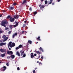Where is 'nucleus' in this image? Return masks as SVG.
Wrapping results in <instances>:
<instances>
[{
    "mask_svg": "<svg viewBox=\"0 0 73 73\" xmlns=\"http://www.w3.org/2000/svg\"><path fill=\"white\" fill-rule=\"evenodd\" d=\"M7 54H13V53L12 51H9V50H7ZM10 57H11V58L12 59H13V58H15V55H11V56H9V58H10Z\"/></svg>",
    "mask_w": 73,
    "mask_h": 73,
    "instance_id": "f257e3e1",
    "label": "nucleus"
},
{
    "mask_svg": "<svg viewBox=\"0 0 73 73\" xmlns=\"http://www.w3.org/2000/svg\"><path fill=\"white\" fill-rule=\"evenodd\" d=\"M9 18L10 19H9V21H10V22L12 23V22H13V21H15V18H12V17H11L10 15H9L7 17V19H9Z\"/></svg>",
    "mask_w": 73,
    "mask_h": 73,
    "instance_id": "f03ea898",
    "label": "nucleus"
},
{
    "mask_svg": "<svg viewBox=\"0 0 73 73\" xmlns=\"http://www.w3.org/2000/svg\"><path fill=\"white\" fill-rule=\"evenodd\" d=\"M8 24V22H7L6 21H2L1 24V26H3L4 27L6 28V25L7 24Z\"/></svg>",
    "mask_w": 73,
    "mask_h": 73,
    "instance_id": "7ed1b4c3",
    "label": "nucleus"
},
{
    "mask_svg": "<svg viewBox=\"0 0 73 73\" xmlns=\"http://www.w3.org/2000/svg\"><path fill=\"white\" fill-rule=\"evenodd\" d=\"M12 44V42H9V44H8V48L9 50H11V48H9V46L10 45H11Z\"/></svg>",
    "mask_w": 73,
    "mask_h": 73,
    "instance_id": "20e7f679",
    "label": "nucleus"
},
{
    "mask_svg": "<svg viewBox=\"0 0 73 73\" xmlns=\"http://www.w3.org/2000/svg\"><path fill=\"white\" fill-rule=\"evenodd\" d=\"M0 51H1V52H2V53H3V52L6 53L7 50L5 49H0Z\"/></svg>",
    "mask_w": 73,
    "mask_h": 73,
    "instance_id": "39448f33",
    "label": "nucleus"
},
{
    "mask_svg": "<svg viewBox=\"0 0 73 73\" xmlns=\"http://www.w3.org/2000/svg\"><path fill=\"white\" fill-rule=\"evenodd\" d=\"M17 33H15V34H13V35L12 37L13 38H14L15 37V36H17Z\"/></svg>",
    "mask_w": 73,
    "mask_h": 73,
    "instance_id": "423d86ee",
    "label": "nucleus"
},
{
    "mask_svg": "<svg viewBox=\"0 0 73 73\" xmlns=\"http://www.w3.org/2000/svg\"><path fill=\"white\" fill-rule=\"evenodd\" d=\"M19 15H15L13 16V17L15 19H19Z\"/></svg>",
    "mask_w": 73,
    "mask_h": 73,
    "instance_id": "0eeeda50",
    "label": "nucleus"
},
{
    "mask_svg": "<svg viewBox=\"0 0 73 73\" xmlns=\"http://www.w3.org/2000/svg\"><path fill=\"white\" fill-rule=\"evenodd\" d=\"M14 24H16L15 25H13V26H14V27L15 28V27H17V26H18V24H19V23L16 21H15L14 23Z\"/></svg>",
    "mask_w": 73,
    "mask_h": 73,
    "instance_id": "6e6552de",
    "label": "nucleus"
},
{
    "mask_svg": "<svg viewBox=\"0 0 73 73\" xmlns=\"http://www.w3.org/2000/svg\"><path fill=\"white\" fill-rule=\"evenodd\" d=\"M6 43L2 42L0 43V46H3V45H6Z\"/></svg>",
    "mask_w": 73,
    "mask_h": 73,
    "instance_id": "1a4fd4ad",
    "label": "nucleus"
},
{
    "mask_svg": "<svg viewBox=\"0 0 73 73\" xmlns=\"http://www.w3.org/2000/svg\"><path fill=\"white\" fill-rule=\"evenodd\" d=\"M16 55H18V56L19 57H20V53H19V51H17L16 52Z\"/></svg>",
    "mask_w": 73,
    "mask_h": 73,
    "instance_id": "9d476101",
    "label": "nucleus"
},
{
    "mask_svg": "<svg viewBox=\"0 0 73 73\" xmlns=\"http://www.w3.org/2000/svg\"><path fill=\"white\" fill-rule=\"evenodd\" d=\"M8 9L9 10H13V9H14V7H9Z\"/></svg>",
    "mask_w": 73,
    "mask_h": 73,
    "instance_id": "9b49d317",
    "label": "nucleus"
},
{
    "mask_svg": "<svg viewBox=\"0 0 73 73\" xmlns=\"http://www.w3.org/2000/svg\"><path fill=\"white\" fill-rule=\"evenodd\" d=\"M40 36H38L37 38H36V40L37 41H41V39H40Z\"/></svg>",
    "mask_w": 73,
    "mask_h": 73,
    "instance_id": "f8f14e48",
    "label": "nucleus"
},
{
    "mask_svg": "<svg viewBox=\"0 0 73 73\" xmlns=\"http://www.w3.org/2000/svg\"><path fill=\"white\" fill-rule=\"evenodd\" d=\"M27 2V0H24L23 1L22 4H24L25 3Z\"/></svg>",
    "mask_w": 73,
    "mask_h": 73,
    "instance_id": "ddd939ff",
    "label": "nucleus"
},
{
    "mask_svg": "<svg viewBox=\"0 0 73 73\" xmlns=\"http://www.w3.org/2000/svg\"><path fill=\"white\" fill-rule=\"evenodd\" d=\"M5 53H5L4 54H1V56L2 57H5Z\"/></svg>",
    "mask_w": 73,
    "mask_h": 73,
    "instance_id": "4468645a",
    "label": "nucleus"
},
{
    "mask_svg": "<svg viewBox=\"0 0 73 73\" xmlns=\"http://www.w3.org/2000/svg\"><path fill=\"white\" fill-rule=\"evenodd\" d=\"M3 71H5V70L7 69V67H6L5 66H4L3 67Z\"/></svg>",
    "mask_w": 73,
    "mask_h": 73,
    "instance_id": "2eb2a0df",
    "label": "nucleus"
},
{
    "mask_svg": "<svg viewBox=\"0 0 73 73\" xmlns=\"http://www.w3.org/2000/svg\"><path fill=\"white\" fill-rule=\"evenodd\" d=\"M13 27H14V26L13 25H10L9 26V27L10 29H12L13 28Z\"/></svg>",
    "mask_w": 73,
    "mask_h": 73,
    "instance_id": "dca6fc26",
    "label": "nucleus"
},
{
    "mask_svg": "<svg viewBox=\"0 0 73 73\" xmlns=\"http://www.w3.org/2000/svg\"><path fill=\"white\" fill-rule=\"evenodd\" d=\"M11 45H12V47H13L15 46V43H12Z\"/></svg>",
    "mask_w": 73,
    "mask_h": 73,
    "instance_id": "f3484780",
    "label": "nucleus"
},
{
    "mask_svg": "<svg viewBox=\"0 0 73 73\" xmlns=\"http://www.w3.org/2000/svg\"><path fill=\"white\" fill-rule=\"evenodd\" d=\"M44 7H45L44 6V5H41V6L40 7V9H42V8H44Z\"/></svg>",
    "mask_w": 73,
    "mask_h": 73,
    "instance_id": "a211bd4d",
    "label": "nucleus"
},
{
    "mask_svg": "<svg viewBox=\"0 0 73 73\" xmlns=\"http://www.w3.org/2000/svg\"><path fill=\"white\" fill-rule=\"evenodd\" d=\"M39 49V50H41V51H42V52H43V49H42V48L40 47Z\"/></svg>",
    "mask_w": 73,
    "mask_h": 73,
    "instance_id": "6ab92c4d",
    "label": "nucleus"
},
{
    "mask_svg": "<svg viewBox=\"0 0 73 73\" xmlns=\"http://www.w3.org/2000/svg\"><path fill=\"white\" fill-rule=\"evenodd\" d=\"M18 47H19V48H22L23 47V46L21 44H20L19 46Z\"/></svg>",
    "mask_w": 73,
    "mask_h": 73,
    "instance_id": "aec40b11",
    "label": "nucleus"
},
{
    "mask_svg": "<svg viewBox=\"0 0 73 73\" xmlns=\"http://www.w3.org/2000/svg\"><path fill=\"white\" fill-rule=\"evenodd\" d=\"M28 42L30 44H32V41L31 40H28Z\"/></svg>",
    "mask_w": 73,
    "mask_h": 73,
    "instance_id": "412c9836",
    "label": "nucleus"
},
{
    "mask_svg": "<svg viewBox=\"0 0 73 73\" xmlns=\"http://www.w3.org/2000/svg\"><path fill=\"white\" fill-rule=\"evenodd\" d=\"M24 53V51H23L21 53V56H22L23 55Z\"/></svg>",
    "mask_w": 73,
    "mask_h": 73,
    "instance_id": "4be33fe9",
    "label": "nucleus"
},
{
    "mask_svg": "<svg viewBox=\"0 0 73 73\" xmlns=\"http://www.w3.org/2000/svg\"><path fill=\"white\" fill-rule=\"evenodd\" d=\"M32 7H31L29 8V10H30V12H31L32 11Z\"/></svg>",
    "mask_w": 73,
    "mask_h": 73,
    "instance_id": "5701e85b",
    "label": "nucleus"
},
{
    "mask_svg": "<svg viewBox=\"0 0 73 73\" xmlns=\"http://www.w3.org/2000/svg\"><path fill=\"white\" fill-rule=\"evenodd\" d=\"M5 37H6V36H5V35H3L2 37V38H4L5 39Z\"/></svg>",
    "mask_w": 73,
    "mask_h": 73,
    "instance_id": "b1692460",
    "label": "nucleus"
},
{
    "mask_svg": "<svg viewBox=\"0 0 73 73\" xmlns=\"http://www.w3.org/2000/svg\"><path fill=\"white\" fill-rule=\"evenodd\" d=\"M16 49V50H17V49H20L19 47H17L16 48H15Z\"/></svg>",
    "mask_w": 73,
    "mask_h": 73,
    "instance_id": "393cba45",
    "label": "nucleus"
},
{
    "mask_svg": "<svg viewBox=\"0 0 73 73\" xmlns=\"http://www.w3.org/2000/svg\"><path fill=\"white\" fill-rule=\"evenodd\" d=\"M37 54H41V52H40L39 51H37V52L36 53Z\"/></svg>",
    "mask_w": 73,
    "mask_h": 73,
    "instance_id": "a878e982",
    "label": "nucleus"
},
{
    "mask_svg": "<svg viewBox=\"0 0 73 73\" xmlns=\"http://www.w3.org/2000/svg\"><path fill=\"white\" fill-rule=\"evenodd\" d=\"M45 4H48V1L46 0L45 1Z\"/></svg>",
    "mask_w": 73,
    "mask_h": 73,
    "instance_id": "bb28decb",
    "label": "nucleus"
},
{
    "mask_svg": "<svg viewBox=\"0 0 73 73\" xmlns=\"http://www.w3.org/2000/svg\"><path fill=\"white\" fill-rule=\"evenodd\" d=\"M53 1L52 0H50V2L49 3V2H48L49 3V4H52V2Z\"/></svg>",
    "mask_w": 73,
    "mask_h": 73,
    "instance_id": "cd10ccee",
    "label": "nucleus"
},
{
    "mask_svg": "<svg viewBox=\"0 0 73 73\" xmlns=\"http://www.w3.org/2000/svg\"><path fill=\"white\" fill-rule=\"evenodd\" d=\"M31 58H33V57H34V55H31Z\"/></svg>",
    "mask_w": 73,
    "mask_h": 73,
    "instance_id": "c85d7f7f",
    "label": "nucleus"
},
{
    "mask_svg": "<svg viewBox=\"0 0 73 73\" xmlns=\"http://www.w3.org/2000/svg\"><path fill=\"white\" fill-rule=\"evenodd\" d=\"M11 33H12V31H10L8 32V34H9V35H10V34H11Z\"/></svg>",
    "mask_w": 73,
    "mask_h": 73,
    "instance_id": "c756f323",
    "label": "nucleus"
},
{
    "mask_svg": "<svg viewBox=\"0 0 73 73\" xmlns=\"http://www.w3.org/2000/svg\"><path fill=\"white\" fill-rule=\"evenodd\" d=\"M26 56V55L25 54H23V57H25Z\"/></svg>",
    "mask_w": 73,
    "mask_h": 73,
    "instance_id": "7c9ffc66",
    "label": "nucleus"
},
{
    "mask_svg": "<svg viewBox=\"0 0 73 73\" xmlns=\"http://www.w3.org/2000/svg\"><path fill=\"white\" fill-rule=\"evenodd\" d=\"M37 13V11H35L34 12V15H36Z\"/></svg>",
    "mask_w": 73,
    "mask_h": 73,
    "instance_id": "2f4dec72",
    "label": "nucleus"
},
{
    "mask_svg": "<svg viewBox=\"0 0 73 73\" xmlns=\"http://www.w3.org/2000/svg\"><path fill=\"white\" fill-rule=\"evenodd\" d=\"M25 26H26V24H23V27L24 28Z\"/></svg>",
    "mask_w": 73,
    "mask_h": 73,
    "instance_id": "473e14b6",
    "label": "nucleus"
},
{
    "mask_svg": "<svg viewBox=\"0 0 73 73\" xmlns=\"http://www.w3.org/2000/svg\"><path fill=\"white\" fill-rule=\"evenodd\" d=\"M8 38V37H6V38H5V40L7 41V40Z\"/></svg>",
    "mask_w": 73,
    "mask_h": 73,
    "instance_id": "72a5a7b5",
    "label": "nucleus"
},
{
    "mask_svg": "<svg viewBox=\"0 0 73 73\" xmlns=\"http://www.w3.org/2000/svg\"><path fill=\"white\" fill-rule=\"evenodd\" d=\"M8 27H6L5 28V30H8Z\"/></svg>",
    "mask_w": 73,
    "mask_h": 73,
    "instance_id": "f704fd0d",
    "label": "nucleus"
},
{
    "mask_svg": "<svg viewBox=\"0 0 73 73\" xmlns=\"http://www.w3.org/2000/svg\"><path fill=\"white\" fill-rule=\"evenodd\" d=\"M3 33V31L0 30V33Z\"/></svg>",
    "mask_w": 73,
    "mask_h": 73,
    "instance_id": "c9c22d12",
    "label": "nucleus"
},
{
    "mask_svg": "<svg viewBox=\"0 0 73 73\" xmlns=\"http://www.w3.org/2000/svg\"><path fill=\"white\" fill-rule=\"evenodd\" d=\"M9 62H8V63H7V64H6V65H7V66H9Z\"/></svg>",
    "mask_w": 73,
    "mask_h": 73,
    "instance_id": "e433bc0d",
    "label": "nucleus"
},
{
    "mask_svg": "<svg viewBox=\"0 0 73 73\" xmlns=\"http://www.w3.org/2000/svg\"><path fill=\"white\" fill-rule=\"evenodd\" d=\"M20 70V68H19V67H18L17 68V70Z\"/></svg>",
    "mask_w": 73,
    "mask_h": 73,
    "instance_id": "4c0bfd02",
    "label": "nucleus"
},
{
    "mask_svg": "<svg viewBox=\"0 0 73 73\" xmlns=\"http://www.w3.org/2000/svg\"><path fill=\"white\" fill-rule=\"evenodd\" d=\"M16 3H14L13 4V5H16Z\"/></svg>",
    "mask_w": 73,
    "mask_h": 73,
    "instance_id": "58836bf2",
    "label": "nucleus"
},
{
    "mask_svg": "<svg viewBox=\"0 0 73 73\" xmlns=\"http://www.w3.org/2000/svg\"><path fill=\"white\" fill-rule=\"evenodd\" d=\"M40 55H39L38 58H37L36 59H38V58H40Z\"/></svg>",
    "mask_w": 73,
    "mask_h": 73,
    "instance_id": "ea45409f",
    "label": "nucleus"
},
{
    "mask_svg": "<svg viewBox=\"0 0 73 73\" xmlns=\"http://www.w3.org/2000/svg\"><path fill=\"white\" fill-rule=\"evenodd\" d=\"M9 46H10V48H11L10 49H11V48H12V45Z\"/></svg>",
    "mask_w": 73,
    "mask_h": 73,
    "instance_id": "a19ab883",
    "label": "nucleus"
},
{
    "mask_svg": "<svg viewBox=\"0 0 73 73\" xmlns=\"http://www.w3.org/2000/svg\"><path fill=\"white\" fill-rule=\"evenodd\" d=\"M33 73H36V71H35V70H34L33 71Z\"/></svg>",
    "mask_w": 73,
    "mask_h": 73,
    "instance_id": "79ce46f5",
    "label": "nucleus"
},
{
    "mask_svg": "<svg viewBox=\"0 0 73 73\" xmlns=\"http://www.w3.org/2000/svg\"><path fill=\"white\" fill-rule=\"evenodd\" d=\"M36 55H37V54H35L34 56H36Z\"/></svg>",
    "mask_w": 73,
    "mask_h": 73,
    "instance_id": "37998d69",
    "label": "nucleus"
},
{
    "mask_svg": "<svg viewBox=\"0 0 73 73\" xmlns=\"http://www.w3.org/2000/svg\"><path fill=\"white\" fill-rule=\"evenodd\" d=\"M6 41V40H5V39L4 40H3V42H4V41Z\"/></svg>",
    "mask_w": 73,
    "mask_h": 73,
    "instance_id": "c03bdc74",
    "label": "nucleus"
},
{
    "mask_svg": "<svg viewBox=\"0 0 73 73\" xmlns=\"http://www.w3.org/2000/svg\"><path fill=\"white\" fill-rule=\"evenodd\" d=\"M22 52H23V50H21L20 51V53H22Z\"/></svg>",
    "mask_w": 73,
    "mask_h": 73,
    "instance_id": "a18cd8bd",
    "label": "nucleus"
},
{
    "mask_svg": "<svg viewBox=\"0 0 73 73\" xmlns=\"http://www.w3.org/2000/svg\"><path fill=\"white\" fill-rule=\"evenodd\" d=\"M31 55H33V53H31Z\"/></svg>",
    "mask_w": 73,
    "mask_h": 73,
    "instance_id": "49530a36",
    "label": "nucleus"
},
{
    "mask_svg": "<svg viewBox=\"0 0 73 73\" xmlns=\"http://www.w3.org/2000/svg\"><path fill=\"white\" fill-rule=\"evenodd\" d=\"M41 4H40V5H39V6L40 7H41Z\"/></svg>",
    "mask_w": 73,
    "mask_h": 73,
    "instance_id": "de8ad7c7",
    "label": "nucleus"
},
{
    "mask_svg": "<svg viewBox=\"0 0 73 73\" xmlns=\"http://www.w3.org/2000/svg\"><path fill=\"white\" fill-rule=\"evenodd\" d=\"M35 53H36L37 52V51L36 50H35Z\"/></svg>",
    "mask_w": 73,
    "mask_h": 73,
    "instance_id": "09e8293b",
    "label": "nucleus"
},
{
    "mask_svg": "<svg viewBox=\"0 0 73 73\" xmlns=\"http://www.w3.org/2000/svg\"><path fill=\"white\" fill-rule=\"evenodd\" d=\"M39 65H40V64L41 65L42 64L41 63V62H39Z\"/></svg>",
    "mask_w": 73,
    "mask_h": 73,
    "instance_id": "8fccbe9b",
    "label": "nucleus"
},
{
    "mask_svg": "<svg viewBox=\"0 0 73 73\" xmlns=\"http://www.w3.org/2000/svg\"><path fill=\"white\" fill-rule=\"evenodd\" d=\"M41 58L42 59H43V56H42L41 57Z\"/></svg>",
    "mask_w": 73,
    "mask_h": 73,
    "instance_id": "3c124183",
    "label": "nucleus"
},
{
    "mask_svg": "<svg viewBox=\"0 0 73 73\" xmlns=\"http://www.w3.org/2000/svg\"><path fill=\"white\" fill-rule=\"evenodd\" d=\"M60 1H61V0H58V2H60Z\"/></svg>",
    "mask_w": 73,
    "mask_h": 73,
    "instance_id": "603ef678",
    "label": "nucleus"
},
{
    "mask_svg": "<svg viewBox=\"0 0 73 73\" xmlns=\"http://www.w3.org/2000/svg\"><path fill=\"white\" fill-rule=\"evenodd\" d=\"M7 58H9V56H7Z\"/></svg>",
    "mask_w": 73,
    "mask_h": 73,
    "instance_id": "864d4df0",
    "label": "nucleus"
},
{
    "mask_svg": "<svg viewBox=\"0 0 73 73\" xmlns=\"http://www.w3.org/2000/svg\"><path fill=\"white\" fill-rule=\"evenodd\" d=\"M2 17V15H0V17Z\"/></svg>",
    "mask_w": 73,
    "mask_h": 73,
    "instance_id": "5fc2aeb1",
    "label": "nucleus"
},
{
    "mask_svg": "<svg viewBox=\"0 0 73 73\" xmlns=\"http://www.w3.org/2000/svg\"><path fill=\"white\" fill-rule=\"evenodd\" d=\"M54 3H53L52 4V5H54Z\"/></svg>",
    "mask_w": 73,
    "mask_h": 73,
    "instance_id": "6e6d98bb",
    "label": "nucleus"
},
{
    "mask_svg": "<svg viewBox=\"0 0 73 73\" xmlns=\"http://www.w3.org/2000/svg\"><path fill=\"white\" fill-rule=\"evenodd\" d=\"M24 31H23V32H22V33H24Z\"/></svg>",
    "mask_w": 73,
    "mask_h": 73,
    "instance_id": "4d7b16f0",
    "label": "nucleus"
},
{
    "mask_svg": "<svg viewBox=\"0 0 73 73\" xmlns=\"http://www.w3.org/2000/svg\"><path fill=\"white\" fill-rule=\"evenodd\" d=\"M41 1H44V0H41Z\"/></svg>",
    "mask_w": 73,
    "mask_h": 73,
    "instance_id": "13d9d810",
    "label": "nucleus"
},
{
    "mask_svg": "<svg viewBox=\"0 0 73 73\" xmlns=\"http://www.w3.org/2000/svg\"><path fill=\"white\" fill-rule=\"evenodd\" d=\"M26 21H24L25 23H26Z\"/></svg>",
    "mask_w": 73,
    "mask_h": 73,
    "instance_id": "bf43d9fd",
    "label": "nucleus"
},
{
    "mask_svg": "<svg viewBox=\"0 0 73 73\" xmlns=\"http://www.w3.org/2000/svg\"><path fill=\"white\" fill-rule=\"evenodd\" d=\"M36 69H37V68H35V70H36Z\"/></svg>",
    "mask_w": 73,
    "mask_h": 73,
    "instance_id": "052dcab7",
    "label": "nucleus"
},
{
    "mask_svg": "<svg viewBox=\"0 0 73 73\" xmlns=\"http://www.w3.org/2000/svg\"><path fill=\"white\" fill-rule=\"evenodd\" d=\"M0 63H3V62H0Z\"/></svg>",
    "mask_w": 73,
    "mask_h": 73,
    "instance_id": "680f3d73",
    "label": "nucleus"
},
{
    "mask_svg": "<svg viewBox=\"0 0 73 73\" xmlns=\"http://www.w3.org/2000/svg\"><path fill=\"white\" fill-rule=\"evenodd\" d=\"M38 62H38V61L37 62V63H38Z\"/></svg>",
    "mask_w": 73,
    "mask_h": 73,
    "instance_id": "e2e57ef3",
    "label": "nucleus"
},
{
    "mask_svg": "<svg viewBox=\"0 0 73 73\" xmlns=\"http://www.w3.org/2000/svg\"><path fill=\"white\" fill-rule=\"evenodd\" d=\"M38 42H37L36 43V44H37V43H38Z\"/></svg>",
    "mask_w": 73,
    "mask_h": 73,
    "instance_id": "0e129e2a",
    "label": "nucleus"
},
{
    "mask_svg": "<svg viewBox=\"0 0 73 73\" xmlns=\"http://www.w3.org/2000/svg\"><path fill=\"white\" fill-rule=\"evenodd\" d=\"M1 38V36H0V38Z\"/></svg>",
    "mask_w": 73,
    "mask_h": 73,
    "instance_id": "69168bd1",
    "label": "nucleus"
},
{
    "mask_svg": "<svg viewBox=\"0 0 73 73\" xmlns=\"http://www.w3.org/2000/svg\"><path fill=\"white\" fill-rule=\"evenodd\" d=\"M1 0H0V1H1Z\"/></svg>",
    "mask_w": 73,
    "mask_h": 73,
    "instance_id": "338daca9",
    "label": "nucleus"
},
{
    "mask_svg": "<svg viewBox=\"0 0 73 73\" xmlns=\"http://www.w3.org/2000/svg\"><path fill=\"white\" fill-rule=\"evenodd\" d=\"M42 10L43 11V9H42Z\"/></svg>",
    "mask_w": 73,
    "mask_h": 73,
    "instance_id": "774afa93",
    "label": "nucleus"
}]
</instances>
